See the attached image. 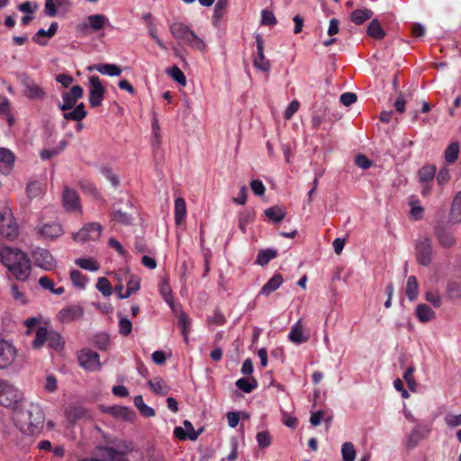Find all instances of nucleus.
<instances>
[{"label":"nucleus","mask_w":461,"mask_h":461,"mask_svg":"<svg viewBox=\"0 0 461 461\" xmlns=\"http://www.w3.org/2000/svg\"><path fill=\"white\" fill-rule=\"evenodd\" d=\"M84 314V310L79 305H70L59 311V317L62 321L71 322L80 319Z\"/></svg>","instance_id":"20"},{"label":"nucleus","mask_w":461,"mask_h":461,"mask_svg":"<svg viewBox=\"0 0 461 461\" xmlns=\"http://www.w3.org/2000/svg\"><path fill=\"white\" fill-rule=\"evenodd\" d=\"M417 318L421 322H428L436 318L435 312L427 304H419L416 308Z\"/></svg>","instance_id":"29"},{"label":"nucleus","mask_w":461,"mask_h":461,"mask_svg":"<svg viewBox=\"0 0 461 461\" xmlns=\"http://www.w3.org/2000/svg\"><path fill=\"white\" fill-rule=\"evenodd\" d=\"M26 193L30 198L37 197L41 193V185L38 181H31L27 184Z\"/></svg>","instance_id":"52"},{"label":"nucleus","mask_w":461,"mask_h":461,"mask_svg":"<svg viewBox=\"0 0 461 461\" xmlns=\"http://www.w3.org/2000/svg\"><path fill=\"white\" fill-rule=\"evenodd\" d=\"M150 389L157 394L166 395L168 393L169 388L160 377H155L149 381Z\"/></svg>","instance_id":"35"},{"label":"nucleus","mask_w":461,"mask_h":461,"mask_svg":"<svg viewBox=\"0 0 461 461\" xmlns=\"http://www.w3.org/2000/svg\"><path fill=\"white\" fill-rule=\"evenodd\" d=\"M94 68L99 73L110 77H119L122 74L120 67L114 64H97L94 66Z\"/></svg>","instance_id":"32"},{"label":"nucleus","mask_w":461,"mask_h":461,"mask_svg":"<svg viewBox=\"0 0 461 461\" xmlns=\"http://www.w3.org/2000/svg\"><path fill=\"white\" fill-rule=\"evenodd\" d=\"M132 330L131 321L126 317H120L119 331L123 336H128Z\"/></svg>","instance_id":"53"},{"label":"nucleus","mask_w":461,"mask_h":461,"mask_svg":"<svg viewBox=\"0 0 461 461\" xmlns=\"http://www.w3.org/2000/svg\"><path fill=\"white\" fill-rule=\"evenodd\" d=\"M167 74L179 85L183 86L186 85V77L184 72L177 66H174L168 69Z\"/></svg>","instance_id":"47"},{"label":"nucleus","mask_w":461,"mask_h":461,"mask_svg":"<svg viewBox=\"0 0 461 461\" xmlns=\"http://www.w3.org/2000/svg\"><path fill=\"white\" fill-rule=\"evenodd\" d=\"M36 233L45 240H53L63 235L64 230L59 222H40L35 228Z\"/></svg>","instance_id":"6"},{"label":"nucleus","mask_w":461,"mask_h":461,"mask_svg":"<svg viewBox=\"0 0 461 461\" xmlns=\"http://www.w3.org/2000/svg\"><path fill=\"white\" fill-rule=\"evenodd\" d=\"M103 228L98 222H90L84 225L73 239L77 242H86L89 240H96L100 238Z\"/></svg>","instance_id":"5"},{"label":"nucleus","mask_w":461,"mask_h":461,"mask_svg":"<svg viewBox=\"0 0 461 461\" xmlns=\"http://www.w3.org/2000/svg\"><path fill=\"white\" fill-rule=\"evenodd\" d=\"M284 279L280 274H276L269 281L264 285L260 291V294L269 295L282 285Z\"/></svg>","instance_id":"30"},{"label":"nucleus","mask_w":461,"mask_h":461,"mask_svg":"<svg viewBox=\"0 0 461 461\" xmlns=\"http://www.w3.org/2000/svg\"><path fill=\"white\" fill-rule=\"evenodd\" d=\"M14 160L15 157L11 150L0 148V171L8 174L14 167Z\"/></svg>","instance_id":"22"},{"label":"nucleus","mask_w":461,"mask_h":461,"mask_svg":"<svg viewBox=\"0 0 461 461\" xmlns=\"http://www.w3.org/2000/svg\"><path fill=\"white\" fill-rule=\"evenodd\" d=\"M339 100L345 106H349L357 102V96L354 93L346 92L340 95Z\"/></svg>","instance_id":"64"},{"label":"nucleus","mask_w":461,"mask_h":461,"mask_svg":"<svg viewBox=\"0 0 461 461\" xmlns=\"http://www.w3.org/2000/svg\"><path fill=\"white\" fill-rule=\"evenodd\" d=\"M459 154V146L456 142H453L447 146L444 152L445 160L447 163L453 164L456 161Z\"/></svg>","instance_id":"43"},{"label":"nucleus","mask_w":461,"mask_h":461,"mask_svg":"<svg viewBox=\"0 0 461 461\" xmlns=\"http://www.w3.org/2000/svg\"><path fill=\"white\" fill-rule=\"evenodd\" d=\"M171 35L179 42L185 43L191 48L197 49L203 52L206 50L205 42L186 24L179 22L169 25Z\"/></svg>","instance_id":"2"},{"label":"nucleus","mask_w":461,"mask_h":461,"mask_svg":"<svg viewBox=\"0 0 461 461\" xmlns=\"http://www.w3.org/2000/svg\"><path fill=\"white\" fill-rule=\"evenodd\" d=\"M310 338L309 333L303 331L302 320L294 323L288 335V339L294 344H301L306 342Z\"/></svg>","instance_id":"21"},{"label":"nucleus","mask_w":461,"mask_h":461,"mask_svg":"<svg viewBox=\"0 0 461 461\" xmlns=\"http://www.w3.org/2000/svg\"><path fill=\"white\" fill-rule=\"evenodd\" d=\"M0 261L17 280L25 281L31 275V259L20 249L3 247Z\"/></svg>","instance_id":"1"},{"label":"nucleus","mask_w":461,"mask_h":461,"mask_svg":"<svg viewBox=\"0 0 461 461\" xmlns=\"http://www.w3.org/2000/svg\"><path fill=\"white\" fill-rule=\"evenodd\" d=\"M47 342L50 348L60 352L64 348L65 340L62 336L54 330H48L46 327H40L35 334L32 345L34 348H40Z\"/></svg>","instance_id":"4"},{"label":"nucleus","mask_w":461,"mask_h":461,"mask_svg":"<svg viewBox=\"0 0 461 461\" xmlns=\"http://www.w3.org/2000/svg\"><path fill=\"white\" fill-rule=\"evenodd\" d=\"M32 258L37 267L50 271L56 267V260L50 251L44 249H37L32 252Z\"/></svg>","instance_id":"13"},{"label":"nucleus","mask_w":461,"mask_h":461,"mask_svg":"<svg viewBox=\"0 0 461 461\" xmlns=\"http://www.w3.org/2000/svg\"><path fill=\"white\" fill-rule=\"evenodd\" d=\"M366 32L370 37L375 40H382L385 36V32L377 19L371 21Z\"/></svg>","instance_id":"33"},{"label":"nucleus","mask_w":461,"mask_h":461,"mask_svg":"<svg viewBox=\"0 0 461 461\" xmlns=\"http://www.w3.org/2000/svg\"><path fill=\"white\" fill-rule=\"evenodd\" d=\"M227 3L228 0H218L214 6L213 19L220 20L223 16Z\"/></svg>","instance_id":"60"},{"label":"nucleus","mask_w":461,"mask_h":461,"mask_svg":"<svg viewBox=\"0 0 461 461\" xmlns=\"http://www.w3.org/2000/svg\"><path fill=\"white\" fill-rule=\"evenodd\" d=\"M62 203L68 212H75L81 209L78 194L68 186L63 190Z\"/></svg>","instance_id":"16"},{"label":"nucleus","mask_w":461,"mask_h":461,"mask_svg":"<svg viewBox=\"0 0 461 461\" xmlns=\"http://www.w3.org/2000/svg\"><path fill=\"white\" fill-rule=\"evenodd\" d=\"M16 349L14 347L3 340L0 341V369L9 366L14 360Z\"/></svg>","instance_id":"17"},{"label":"nucleus","mask_w":461,"mask_h":461,"mask_svg":"<svg viewBox=\"0 0 461 461\" xmlns=\"http://www.w3.org/2000/svg\"><path fill=\"white\" fill-rule=\"evenodd\" d=\"M70 279L73 285L80 289H84L88 283V278L82 275L78 270H72L70 272Z\"/></svg>","instance_id":"45"},{"label":"nucleus","mask_w":461,"mask_h":461,"mask_svg":"<svg viewBox=\"0 0 461 461\" xmlns=\"http://www.w3.org/2000/svg\"><path fill=\"white\" fill-rule=\"evenodd\" d=\"M341 455L344 461H354L356 459V450L351 442H345L341 447Z\"/></svg>","instance_id":"46"},{"label":"nucleus","mask_w":461,"mask_h":461,"mask_svg":"<svg viewBox=\"0 0 461 461\" xmlns=\"http://www.w3.org/2000/svg\"><path fill=\"white\" fill-rule=\"evenodd\" d=\"M159 292L165 301L172 307V295H171V288L168 285V283L164 280L161 282L159 285Z\"/></svg>","instance_id":"54"},{"label":"nucleus","mask_w":461,"mask_h":461,"mask_svg":"<svg viewBox=\"0 0 461 461\" xmlns=\"http://www.w3.org/2000/svg\"><path fill=\"white\" fill-rule=\"evenodd\" d=\"M426 430L420 427L414 428L409 435L407 446L412 448L418 445V443L425 437Z\"/></svg>","instance_id":"37"},{"label":"nucleus","mask_w":461,"mask_h":461,"mask_svg":"<svg viewBox=\"0 0 461 461\" xmlns=\"http://www.w3.org/2000/svg\"><path fill=\"white\" fill-rule=\"evenodd\" d=\"M257 43V55L253 58V66L263 72H268L270 69V61L266 59L264 54L265 41L261 34L255 35Z\"/></svg>","instance_id":"11"},{"label":"nucleus","mask_w":461,"mask_h":461,"mask_svg":"<svg viewBox=\"0 0 461 461\" xmlns=\"http://www.w3.org/2000/svg\"><path fill=\"white\" fill-rule=\"evenodd\" d=\"M257 441L260 448H266L272 443V437L267 430L260 431L257 434Z\"/></svg>","instance_id":"51"},{"label":"nucleus","mask_w":461,"mask_h":461,"mask_svg":"<svg viewBox=\"0 0 461 461\" xmlns=\"http://www.w3.org/2000/svg\"><path fill=\"white\" fill-rule=\"evenodd\" d=\"M109 343H110V339L107 334H104V333L98 334L95 338V344L101 350L107 349Z\"/></svg>","instance_id":"58"},{"label":"nucleus","mask_w":461,"mask_h":461,"mask_svg":"<svg viewBox=\"0 0 461 461\" xmlns=\"http://www.w3.org/2000/svg\"><path fill=\"white\" fill-rule=\"evenodd\" d=\"M414 370H415L414 366H410L406 369V371L403 375V379L405 380L409 389L412 392H414L415 388H416V382L413 377Z\"/></svg>","instance_id":"55"},{"label":"nucleus","mask_w":461,"mask_h":461,"mask_svg":"<svg viewBox=\"0 0 461 461\" xmlns=\"http://www.w3.org/2000/svg\"><path fill=\"white\" fill-rule=\"evenodd\" d=\"M225 322H226L225 316L219 310H215V312H213V315L208 319V323H210V324L223 325Z\"/></svg>","instance_id":"63"},{"label":"nucleus","mask_w":461,"mask_h":461,"mask_svg":"<svg viewBox=\"0 0 461 461\" xmlns=\"http://www.w3.org/2000/svg\"><path fill=\"white\" fill-rule=\"evenodd\" d=\"M22 84L24 86L23 94L27 98L42 100L45 97V91L25 74L22 77Z\"/></svg>","instance_id":"15"},{"label":"nucleus","mask_w":461,"mask_h":461,"mask_svg":"<svg viewBox=\"0 0 461 461\" xmlns=\"http://www.w3.org/2000/svg\"><path fill=\"white\" fill-rule=\"evenodd\" d=\"M112 413L115 417L122 418L123 420H131L134 416V412L131 410L123 406L113 407Z\"/></svg>","instance_id":"49"},{"label":"nucleus","mask_w":461,"mask_h":461,"mask_svg":"<svg viewBox=\"0 0 461 461\" xmlns=\"http://www.w3.org/2000/svg\"><path fill=\"white\" fill-rule=\"evenodd\" d=\"M277 23L275 14L268 10H263L261 12V24L274 26Z\"/></svg>","instance_id":"56"},{"label":"nucleus","mask_w":461,"mask_h":461,"mask_svg":"<svg viewBox=\"0 0 461 461\" xmlns=\"http://www.w3.org/2000/svg\"><path fill=\"white\" fill-rule=\"evenodd\" d=\"M21 400L20 392L11 384H2L0 390V405L13 408Z\"/></svg>","instance_id":"9"},{"label":"nucleus","mask_w":461,"mask_h":461,"mask_svg":"<svg viewBox=\"0 0 461 461\" xmlns=\"http://www.w3.org/2000/svg\"><path fill=\"white\" fill-rule=\"evenodd\" d=\"M236 386L242 390L244 393H250L253 389L257 388L258 382L254 377L240 378L236 381Z\"/></svg>","instance_id":"40"},{"label":"nucleus","mask_w":461,"mask_h":461,"mask_svg":"<svg viewBox=\"0 0 461 461\" xmlns=\"http://www.w3.org/2000/svg\"><path fill=\"white\" fill-rule=\"evenodd\" d=\"M265 215L273 221L280 222L285 219L286 212L285 209L276 205L267 208L265 211Z\"/></svg>","instance_id":"34"},{"label":"nucleus","mask_w":461,"mask_h":461,"mask_svg":"<svg viewBox=\"0 0 461 461\" xmlns=\"http://www.w3.org/2000/svg\"><path fill=\"white\" fill-rule=\"evenodd\" d=\"M277 256V252L275 249H267L258 251L256 263L260 266H266L268 262Z\"/></svg>","instance_id":"38"},{"label":"nucleus","mask_w":461,"mask_h":461,"mask_svg":"<svg viewBox=\"0 0 461 461\" xmlns=\"http://www.w3.org/2000/svg\"><path fill=\"white\" fill-rule=\"evenodd\" d=\"M134 404L144 417H153L155 415V411L145 404L141 395L134 397Z\"/></svg>","instance_id":"42"},{"label":"nucleus","mask_w":461,"mask_h":461,"mask_svg":"<svg viewBox=\"0 0 461 461\" xmlns=\"http://www.w3.org/2000/svg\"><path fill=\"white\" fill-rule=\"evenodd\" d=\"M140 287V278L137 276L131 275L127 282V290L123 295H120V299H126L131 296V294L139 291Z\"/></svg>","instance_id":"36"},{"label":"nucleus","mask_w":461,"mask_h":461,"mask_svg":"<svg viewBox=\"0 0 461 461\" xmlns=\"http://www.w3.org/2000/svg\"><path fill=\"white\" fill-rule=\"evenodd\" d=\"M417 261L422 266H429L432 259V244L428 237L420 238L416 244Z\"/></svg>","instance_id":"7"},{"label":"nucleus","mask_w":461,"mask_h":461,"mask_svg":"<svg viewBox=\"0 0 461 461\" xmlns=\"http://www.w3.org/2000/svg\"><path fill=\"white\" fill-rule=\"evenodd\" d=\"M448 221L451 224L461 222V191L453 199Z\"/></svg>","instance_id":"24"},{"label":"nucleus","mask_w":461,"mask_h":461,"mask_svg":"<svg viewBox=\"0 0 461 461\" xmlns=\"http://www.w3.org/2000/svg\"><path fill=\"white\" fill-rule=\"evenodd\" d=\"M86 114L87 112L85 108V104L80 103L75 105L73 111L64 113L63 117L67 121H76L79 122L86 118Z\"/></svg>","instance_id":"25"},{"label":"nucleus","mask_w":461,"mask_h":461,"mask_svg":"<svg viewBox=\"0 0 461 461\" xmlns=\"http://www.w3.org/2000/svg\"><path fill=\"white\" fill-rule=\"evenodd\" d=\"M25 416L26 420L21 425V430L32 436L41 433L45 420L41 407L38 404H31Z\"/></svg>","instance_id":"3"},{"label":"nucleus","mask_w":461,"mask_h":461,"mask_svg":"<svg viewBox=\"0 0 461 461\" xmlns=\"http://www.w3.org/2000/svg\"><path fill=\"white\" fill-rule=\"evenodd\" d=\"M84 95V90L80 86H74L70 91L62 93L63 103H59V108L67 112L75 107L77 100L81 99Z\"/></svg>","instance_id":"10"},{"label":"nucleus","mask_w":461,"mask_h":461,"mask_svg":"<svg viewBox=\"0 0 461 461\" xmlns=\"http://www.w3.org/2000/svg\"><path fill=\"white\" fill-rule=\"evenodd\" d=\"M374 13L367 9H356L351 13L350 20L357 25L363 24L366 21L373 17Z\"/></svg>","instance_id":"28"},{"label":"nucleus","mask_w":461,"mask_h":461,"mask_svg":"<svg viewBox=\"0 0 461 461\" xmlns=\"http://www.w3.org/2000/svg\"><path fill=\"white\" fill-rule=\"evenodd\" d=\"M406 295L410 301H413L418 295V281L414 276L408 277L406 284Z\"/></svg>","instance_id":"41"},{"label":"nucleus","mask_w":461,"mask_h":461,"mask_svg":"<svg viewBox=\"0 0 461 461\" xmlns=\"http://www.w3.org/2000/svg\"><path fill=\"white\" fill-rule=\"evenodd\" d=\"M67 419L70 422L89 417L87 410L79 405H70L65 410Z\"/></svg>","instance_id":"23"},{"label":"nucleus","mask_w":461,"mask_h":461,"mask_svg":"<svg viewBox=\"0 0 461 461\" xmlns=\"http://www.w3.org/2000/svg\"><path fill=\"white\" fill-rule=\"evenodd\" d=\"M299 107L300 103L297 100L292 101L284 113L285 119L290 120L293 115L299 110Z\"/></svg>","instance_id":"62"},{"label":"nucleus","mask_w":461,"mask_h":461,"mask_svg":"<svg viewBox=\"0 0 461 461\" xmlns=\"http://www.w3.org/2000/svg\"><path fill=\"white\" fill-rule=\"evenodd\" d=\"M0 234L9 240H14L18 237V224L12 214L6 218L5 222L0 224Z\"/></svg>","instance_id":"18"},{"label":"nucleus","mask_w":461,"mask_h":461,"mask_svg":"<svg viewBox=\"0 0 461 461\" xmlns=\"http://www.w3.org/2000/svg\"><path fill=\"white\" fill-rule=\"evenodd\" d=\"M436 167L432 165H427L419 170V178L422 183H429L433 180L436 174Z\"/></svg>","instance_id":"39"},{"label":"nucleus","mask_w":461,"mask_h":461,"mask_svg":"<svg viewBox=\"0 0 461 461\" xmlns=\"http://www.w3.org/2000/svg\"><path fill=\"white\" fill-rule=\"evenodd\" d=\"M434 233L439 245L445 249H450L456 244V238L452 231L446 228L441 221H438L435 228Z\"/></svg>","instance_id":"14"},{"label":"nucleus","mask_w":461,"mask_h":461,"mask_svg":"<svg viewBox=\"0 0 461 461\" xmlns=\"http://www.w3.org/2000/svg\"><path fill=\"white\" fill-rule=\"evenodd\" d=\"M89 83L91 85L89 91V104L91 107L95 108L101 105L105 89L97 76L90 77Z\"/></svg>","instance_id":"12"},{"label":"nucleus","mask_w":461,"mask_h":461,"mask_svg":"<svg viewBox=\"0 0 461 461\" xmlns=\"http://www.w3.org/2000/svg\"><path fill=\"white\" fill-rule=\"evenodd\" d=\"M355 163L362 169H367L372 166V160L364 154L357 155L355 158Z\"/></svg>","instance_id":"61"},{"label":"nucleus","mask_w":461,"mask_h":461,"mask_svg":"<svg viewBox=\"0 0 461 461\" xmlns=\"http://www.w3.org/2000/svg\"><path fill=\"white\" fill-rule=\"evenodd\" d=\"M106 22L107 18L104 14H92L87 17V23L84 24V27L97 32L104 28Z\"/></svg>","instance_id":"26"},{"label":"nucleus","mask_w":461,"mask_h":461,"mask_svg":"<svg viewBox=\"0 0 461 461\" xmlns=\"http://www.w3.org/2000/svg\"><path fill=\"white\" fill-rule=\"evenodd\" d=\"M184 427L186 431L182 427H176L174 429V435L180 440H185L186 438L194 441L197 439L199 435L203 432V429L201 428L199 430H195L189 420L184 421Z\"/></svg>","instance_id":"19"},{"label":"nucleus","mask_w":461,"mask_h":461,"mask_svg":"<svg viewBox=\"0 0 461 461\" xmlns=\"http://www.w3.org/2000/svg\"><path fill=\"white\" fill-rule=\"evenodd\" d=\"M425 299L435 308H439L441 306V296L438 292L428 291L425 294Z\"/></svg>","instance_id":"57"},{"label":"nucleus","mask_w":461,"mask_h":461,"mask_svg":"<svg viewBox=\"0 0 461 461\" xmlns=\"http://www.w3.org/2000/svg\"><path fill=\"white\" fill-rule=\"evenodd\" d=\"M178 326L180 327L181 329V331H182V334L184 336V339L185 342L188 341V330H189V327H190V321L186 315L185 312H181L179 316H178Z\"/></svg>","instance_id":"48"},{"label":"nucleus","mask_w":461,"mask_h":461,"mask_svg":"<svg viewBox=\"0 0 461 461\" xmlns=\"http://www.w3.org/2000/svg\"><path fill=\"white\" fill-rule=\"evenodd\" d=\"M77 359L79 365L86 370L96 371L101 367L99 354L90 349H82L77 355Z\"/></svg>","instance_id":"8"},{"label":"nucleus","mask_w":461,"mask_h":461,"mask_svg":"<svg viewBox=\"0 0 461 461\" xmlns=\"http://www.w3.org/2000/svg\"><path fill=\"white\" fill-rule=\"evenodd\" d=\"M112 218L113 221H116L124 225H130L131 223V217L126 212H122V211H116L112 214Z\"/></svg>","instance_id":"59"},{"label":"nucleus","mask_w":461,"mask_h":461,"mask_svg":"<svg viewBox=\"0 0 461 461\" xmlns=\"http://www.w3.org/2000/svg\"><path fill=\"white\" fill-rule=\"evenodd\" d=\"M75 264L83 269L93 271V272L97 271L100 267L98 262L91 258H77V259H76Z\"/></svg>","instance_id":"44"},{"label":"nucleus","mask_w":461,"mask_h":461,"mask_svg":"<svg viewBox=\"0 0 461 461\" xmlns=\"http://www.w3.org/2000/svg\"><path fill=\"white\" fill-rule=\"evenodd\" d=\"M186 215L185 201L182 197L175 200V221L176 225H180Z\"/></svg>","instance_id":"31"},{"label":"nucleus","mask_w":461,"mask_h":461,"mask_svg":"<svg viewBox=\"0 0 461 461\" xmlns=\"http://www.w3.org/2000/svg\"><path fill=\"white\" fill-rule=\"evenodd\" d=\"M96 289L103 294L104 296L112 294V285L109 280L105 277H99L96 284Z\"/></svg>","instance_id":"50"},{"label":"nucleus","mask_w":461,"mask_h":461,"mask_svg":"<svg viewBox=\"0 0 461 461\" xmlns=\"http://www.w3.org/2000/svg\"><path fill=\"white\" fill-rule=\"evenodd\" d=\"M58 30V23L56 22H53L50 23L48 30L40 29L36 34L32 37V41L36 42L39 45L44 46L46 45V41L40 40V37H48L52 38Z\"/></svg>","instance_id":"27"}]
</instances>
